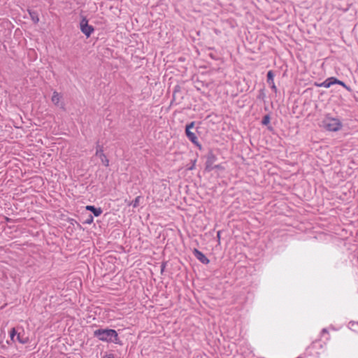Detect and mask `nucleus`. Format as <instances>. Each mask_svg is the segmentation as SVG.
I'll return each mask as SVG.
<instances>
[{
    "label": "nucleus",
    "instance_id": "obj_6",
    "mask_svg": "<svg viewBox=\"0 0 358 358\" xmlns=\"http://www.w3.org/2000/svg\"><path fill=\"white\" fill-rule=\"evenodd\" d=\"M16 336V340L22 344H26L29 342V338L27 336H24V335H21L20 333L17 334L15 328H13L10 331V337L13 341H15V338Z\"/></svg>",
    "mask_w": 358,
    "mask_h": 358
},
{
    "label": "nucleus",
    "instance_id": "obj_4",
    "mask_svg": "<svg viewBox=\"0 0 358 358\" xmlns=\"http://www.w3.org/2000/svg\"><path fill=\"white\" fill-rule=\"evenodd\" d=\"M80 28L81 31L88 38L94 31V27L88 24L86 17H83L80 22Z\"/></svg>",
    "mask_w": 358,
    "mask_h": 358
},
{
    "label": "nucleus",
    "instance_id": "obj_14",
    "mask_svg": "<svg viewBox=\"0 0 358 358\" xmlns=\"http://www.w3.org/2000/svg\"><path fill=\"white\" fill-rule=\"evenodd\" d=\"M274 81V74L272 71H269L267 73V83L268 84L273 83Z\"/></svg>",
    "mask_w": 358,
    "mask_h": 358
},
{
    "label": "nucleus",
    "instance_id": "obj_1",
    "mask_svg": "<svg viewBox=\"0 0 358 358\" xmlns=\"http://www.w3.org/2000/svg\"><path fill=\"white\" fill-rule=\"evenodd\" d=\"M94 336L103 342L121 344L118 334L114 329H98L94 331Z\"/></svg>",
    "mask_w": 358,
    "mask_h": 358
},
{
    "label": "nucleus",
    "instance_id": "obj_20",
    "mask_svg": "<svg viewBox=\"0 0 358 358\" xmlns=\"http://www.w3.org/2000/svg\"><path fill=\"white\" fill-rule=\"evenodd\" d=\"M195 162L196 161H194V163L192 164V165H191V166H189L188 168L189 170H193L194 169V167H195Z\"/></svg>",
    "mask_w": 358,
    "mask_h": 358
},
{
    "label": "nucleus",
    "instance_id": "obj_10",
    "mask_svg": "<svg viewBox=\"0 0 358 358\" xmlns=\"http://www.w3.org/2000/svg\"><path fill=\"white\" fill-rule=\"evenodd\" d=\"M61 95L56 91H55L53 92V94H52V102L55 104V105H59V101H60V99H61Z\"/></svg>",
    "mask_w": 358,
    "mask_h": 358
},
{
    "label": "nucleus",
    "instance_id": "obj_17",
    "mask_svg": "<svg viewBox=\"0 0 358 358\" xmlns=\"http://www.w3.org/2000/svg\"><path fill=\"white\" fill-rule=\"evenodd\" d=\"M270 122V117L268 115H265L262 120L263 124H268Z\"/></svg>",
    "mask_w": 358,
    "mask_h": 358
},
{
    "label": "nucleus",
    "instance_id": "obj_16",
    "mask_svg": "<svg viewBox=\"0 0 358 358\" xmlns=\"http://www.w3.org/2000/svg\"><path fill=\"white\" fill-rule=\"evenodd\" d=\"M101 153H103V150L102 147H101L100 145H97L96 151V155L98 156L99 157H100Z\"/></svg>",
    "mask_w": 358,
    "mask_h": 358
},
{
    "label": "nucleus",
    "instance_id": "obj_7",
    "mask_svg": "<svg viewBox=\"0 0 358 358\" xmlns=\"http://www.w3.org/2000/svg\"><path fill=\"white\" fill-rule=\"evenodd\" d=\"M216 160V157L212 152H210L207 155V159L206 162V170L207 171H211L215 168H217L218 166H213L214 162Z\"/></svg>",
    "mask_w": 358,
    "mask_h": 358
},
{
    "label": "nucleus",
    "instance_id": "obj_9",
    "mask_svg": "<svg viewBox=\"0 0 358 358\" xmlns=\"http://www.w3.org/2000/svg\"><path fill=\"white\" fill-rule=\"evenodd\" d=\"M85 208L87 210L92 212L96 217L99 216L103 212L101 208H96L94 206H87Z\"/></svg>",
    "mask_w": 358,
    "mask_h": 358
},
{
    "label": "nucleus",
    "instance_id": "obj_22",
    "mask_svg": "<svg viewBox=\"0 0 358 358\" xmlns=\"http://www.w3.org/2000/svg\"><path fill=\"white\" fill-rule=\"evenodd\" d=\"M217 237L220 238V232L217 233Z\"/></svg>",
    "mask_w": 358,
    "mask_h": 358
},
{
    "label": "nucleus",
    "instance_id": "obj_21",
    "mask_svg": "<svg viewBox=\"0 0 358 358\" xmlns=\"http://www.w3.org/2000/svg\"><path fill=\"white\" fill-rule=\"evenodd\" d=\"M176 93H177V92L175 90L174 92H173V100H172V101L176 100Z\"/></svg>",
    "mask_w": 358,
    "mask_h": 358
},
{
    "label": "nucleus",
    "instance_id": "obj_12",
    "mask_svg": "<svg viewBox=\"0 0 358 358\" xmlns=\"http://www.w3.org/2000/svg\"><path fill=\"white\" fill-rule=\"evenodd\" d=\"M99 158L104 166H109V160L108 159L107 157L104 153H101V157Z\"/></svg>",
    "mask_w": 358,
    "mask_h": 358
},
{
    "label": "nucleus",
    "instance_id": "obj_18",
    "mask_svg": "<svg viewBox=\"0 0 358 358\" xmlns=\"http://www.w3.org/2000/svg\"><path fill=\"white\" fill-rule=\"evenodd\" d=\"M268 85L271 87V88L274 90V92L277 91V87H276V86L275 85L274 81L273 82V83H270Z\"/></svg>",
    "mask_w": 358,
    "mask_h": 358
},
{
    "label": "nucleus",
    "instance_id": "obj_11",
    "mask_svg": "<svg viewBox=\"0 0 358 358\" xmlns=\"http://www.w3.org/2000/svg\"><path fill=\"white\" fill-rule=\"evenodd\" d=\"M30 17L34 22L37 23L39 21L38 14L35 11H29Z\"/></svg>",
    "mask_w": 358,
    "mask_h": 358
},
{
    "label": "nucleus",
    "instance_id": "obj_15",
    "mask_svg": "<svg viewBox=\"0 0 358 358\" xmlns=\"http://www.w3.org/2000/svg\"><path fill=\"white\" fill-rule=\"evenodd\" d=\"M94 221V217L92 215H88L87 219L83 222L84 224H91Z\"/></svg>",
    "mask_w": 358,
    "mask_h": 358
},
{
    "label": "nucleus",
    "instance_id": "obj_19",
    "mask_svg": "<svg viewBox=\"0 0 358 358\" xmlns=\"http://www.w3.org/2000/svg\"><path fill=\"white\" fill-rule=\"evenodd\" d=\"M103 358H115L113 354L106 355Z\"/></svg>",
    "mask_w": 358,
    "mask_h": 358
},
{
    "label": "nucleus",
    "instance_id": "obj_2",
    "mask_svg": "<svg viewBox=\"0 0 358 358\" xmlns=\"http://www.w3.org/2000/svg\"><path fill=\"white\" fill-rule=\"evenodd\" d=\"M342 123L338 118L333 117L329 115L322 120L320 127L329 131H338L342 128Z\"/></svg>",
    "mask_w": 358,
    "mask_h": 358
},
{
    "label": "nucleus",
    "instance_id": "obj_13",
    "mask_svg": "<svg viewBox=\"0 0 358 358\" xmlns=\"http://www.w3.org/2000/svg\"><path fill=\"white\" fill-rule=\"evenodd\" d=\"M141 199V196H138L136 197V199L131 202L129 204L130 206H132L133 208H137L139 206L140 200Z\"/></svg>",
    "mask_w": 358,
    "mask_h": 358
},
{
    "label": "nucleus",
    "instance_id": "obj_8",
    "mask_svg": "<svg viewBox=\"0 0 358 358\" xmlns=\"http://www.w3.org/2000/svg\"><path fill=\"white\" fill-rule=\"evenodd\" d=\"M194 257L202 264H208L209 263V259L205 256V255L199 251L198 249L194 248L192 251Z\"/></svg>",
    "mask_w": 358,
    "mask_h": 358
},
{
    "label": "nucleus",
    "instance_id": "obj_5",
    "mask_svg": "<svg viewBox=\"0 0 358 358\" xmlns=\"http://www.w3.org/2000/svg\"><path fill=\"white\" fill-rule=\"evenodd\" d=\"M194 127V122H192L191 123L187 124L186 129H185V134L188 139L193 143L194 145L197 146H200L198 138L196 136V134L191 131L192 129H193Z\"/></svg>",
    "mask_w": 358,
    "mask_h": 358
},
{
    "label": "nucleus",
    "instance_id": "obj_3",
    "mask_svg": "<svg viewBox=\"0 0 358 358\" xmlns=\"http://www.w3.org/2000/svg\"><path fill=\"white\" fill-rule=\"evenodd\" d=\"M338 84L345 88L347 90L350 91V89L349 87H348L343 81L338 80L337 78L334 77H330L326 79L323 83H315V85L320 87H325L329 88L332 85Z\"/></svg>",
    "mask_w": 358,
    "mask_h": 358
}]
</instances>
